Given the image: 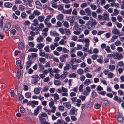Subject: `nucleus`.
Here are the masks:
<instances>
[{"mask_svg":"<svg viewBox=\"0 0 124 124\" xmlns=\"http://www.w3.org/2000/svg\"><path fill=\"white\" fill-rule=\"evenodd\" d=\"M89 21L90 23V26L91 27L96 25L97 24V23L96 20L91 17L90 18Z\"/></svg>","mask_w":124,"mask_h":124,"instance_id":"obj_1","label":"nucleus"},{"mask_svg":"<svg viewBox=\"0 0 124 124\" xmlns=\"http://www.w3.org/2000/svg\"><path fill=\"white\" fill-rule=\"evenodd\" d=\"M114 59L120 60L123 58V56L121 54L116 53L115 52H114Z\"/></svg>","mask_w":124,"mask_h":124,"instance_id":"obj_2","label":"nucleus"},{"mask_svg":"<svg viewBox=\"0 0 124 124\" xmlns=\"http://www.w3.org/2000/svg\"><path fill=\"white\" fill-rule=\"evenodd\" d=\"M11 23L10 22H8L6 23L4 27L3 30L4 31H6L10 28Z\"/></svg>","mask_w":124,"mask_h":124,"instance_id":"obj_3","label":"nucleus"},{"mask_svg":"<svg viewBox=\"0 0 124 124\" xmlns=\"http://www.w3.org/2000/svg\"><path fill=\"white\" fill-rule=\"evenodd\" d=\"M32 77L34 78L35 81L34 82V84H36V82L39 81L40 79V78L39 77L36 75H33L32 76Z\"/></svg>","mask_w":124,"mask_h":124,"instance_id":"obj_4","label":"nucleus"},{"mask_svg":"<svg viewBox=\"0 0 124 124\" xmlns=\"http://www.w3.org/2000/svg\"><path fill=\"white\" fill-rule=\"evenodd\" d=\"M68 57V55L66 54L62 55L60 57V60L62 62H64L65 61V59Z\"/></svg>","mask_w":124,"mask_h":124,"instance_id":"obj_5","label":"nucleus"},{"mask_svg":"<svg viewBox=\"0 0 124 124\" xmlns=\"http://www.w3.org/2000/svg\"><path fill=\"white\" fill-rule=\"evenodd\" d=\"M90 42V40L88 38H85L84 39V42L85 43V46L86 47H88L89 45Z\"/></svg>","mask_w":124,"mask_h":124,"instance_id":"obj_6","label":"nucleus"},{"mask_svg":"<svg viewBox=\"0 0 124 124\" xmlns=\"http://www.w3.org/2000/svg\"><path fill=\"white\" fill-rule=\"evenodd\" d=\"M39 119L41 121V124H50L49 123L46 121L44 118L40 116H39Z\"/></svg>","mask_w":124,"mask_h":124,"instance_id":"obj_7","label":"nucleus"},{"mask_svg":"<svg viewBox=\"0 0 124 124\" xmlns=\"http://www.w3.org/2000/svg\"><path fill=\"white\" fill-rule=\"evenodd\" d=\"M42 107L40 106H38L37 108L34 110V115L35 116H37L38 114V111L39 110L42 109Z\"/></svg>","mask_w":124,"mask_h":124,"instance_id":"obj_8","label":"nucleus"},{"mask_svg":"<svg viewBox=\"0 0 124 124\" xmlns=\"http://www.w3.org/2000/svg\"><path fill=\"white\" fill-rule=\"evenodd\" d=\"M73 29L74 30H78L80 29L79 26V25L78 24V22L76 21L74 22V25L73 27Z\"/></svg>","mask_w":124,"mask_h":124,"instance_id":"obj_9","label":"nucleus"},{"mask_svg":"<svg viewBox=\"0 0 124 124\" xmlns=\"http://www.w3.org/2000/svg\"><path fill=\"white\" fill-rule=\"evenodd\" d=\"M56 17L58 20L61 21L63 19L64 16L63 14L60 13Z\"/></svg>","mask_w":124,"mask_h":124,"instance_id":"obj_10","label":"nucleus"},{"mask_svg":"<svg viewBox=\"0 0 124 124\" xmlns=\"http://www.w3.org/2000/svg\"><path fill=\"white\" fill-rule=\"evenodd\" d=\"M103 16L105 18L104 20L109 21V14L105 12H104L103 14Z\"/></svg>","mask_w":124,"mask_h":124,"instance_id":"obj_11","label":"nucleus"},{"mask_svg":"<svg viewBox=\"0 0 124 124\" xmlns=\"http://www.w3.org/2000/svg\"><path fill=\"white\" fill-rule=\"evenodd\" d=\"M112 32L114 34L118 35L119 36H120V35L119 34H120V32L116 28H115L113 29L112 30Z\"/></svg>","mask_w":124,"mask_h":124,"instance_id":"obj_12","label":"nucleus"},{"mask_svg":"<svg viewBox=\"0 0 124 124\" xmlns=\"http://www.w3.org/2000/svg\"><path fill=\"white\" fill-rule=\"evenodd\" d=\"M77 111V110L76 108L74 107H73L71 108L69 114L71 115H74Z\"/></svg>","mask_w":124,"mask_h":124,"instance_id":"obj_13","label":"nucleus"},{"mask_svg":"<svg viewBox=\"0 0 124 124\" xmlns=\"http://www.w3.org/2000/svg\"><path fill=\"white\" fill-rule=\"evenodd\" d=\"M36 8L38 9H39L42 7V5L40 2L36 1L35 2Z\"/></svg>","mask_w":124,"mask_h":124,"instance_id":"obj_14","label":"nucleus"},{"mask_svg":"<svg viewBox=\"0 0 124 124\" xmlns=\"http://www.w3.org/2000/svg\"><path fill=\"white\" fill-rule=\"evenodd\" d=\"M63 105L65 107L68 109H70L71 108V104L69 102H64Z\"/></svg>","mask_w":124,"mask_h":124,"instance_id":"obj_15","label":"nucleus"},{"mask_svg":"<svg viewBox=\"0 0 124 124\" xmlns=\"http://www.w3.org/2000/svg\"><path fill=\"white\" fill-rule=\"evenodd\" d=\"M32 63V61L31 60H29L27 62L26 64V69L27 70L31 66Z\"/></svg>","mask_w":124,"mask_h":124,"instance_id":"obj_16","label":"nucleus"},{"mask_svg":"<svg viewBox=\"0 0 124 124\" xmlns=\"http://www.w3.org/2000/svg\"><path fill=\"white\" fill-rule=\"evenodd\" d=\"M71 68V67L69 64H67L64 67V71L67 72V71L69 70Z\"/></svg>","mask_w":124,"mask_h":124,"instance_id":"obj_17","label":"nucleus"},{"mask_svg":"<svg viewBox=\"0 0 124 124\" xmlns=\"http://www.w3.org/2000/svg\"><path fill=\"white\" fill-rule=\"evenodd\" d=\"M44 40V37L42 36H40L37 38L36 40L38 43L41 42H43Z\"/></svg>","mask_w":124,"mask_h":124,"instance_id":"obj_18","label":"nucleus"},{"mask_svg":"<svg viewBox=\"0 0 124 124\" xmlns=\"http://www.w3.org/2000/svg\"><path fill=\"white\" fill-rule=\"evenodd\" d=\"M110 4L111 6L112 7L115 6L116 8H118L120 5L119 4L117 3H115V2L110 3Z\"/></svg>","mask_w":124,"mask_h":124,"instance_id":"obj_19","label":"nucleus"},{"mask_svg":"<svg viewBox=\"0 0 124 124\" xmlns=\"http://www.w3.org/2000/svg\"><path fill=\"white\" fill-rule=\"evenodd\" d=\"M68 72L66 71H63V74L60 75V78L63 79L66 78V75L68 74Z\"/></svg>","mask_w":124,"mask_h":124,"instance_id":"obj_20","label":"nucleus"},{"mask_svg":"<svg viewBox=\"0 0 124 124\" xmlns=\"http://www.w3.org/2000/svg\"><path fill=\"white\" fill-rule=\"evenodd\" d=\"M33 25L35 26H37L39 25V23L38 20L35 19L33 20Z\"/></svg>","mask_w":124,"mask_h":124,"instance_id":"obj_21","label":"nucleus"},{"mask_svg":"<svg viewBox=\"0 0 124 124\" xmlns=\"http://www.w3.org/2000/svg\"><path fill=\"white\" fill-rule=\"evenodd\" d=\"M24 47V45L22 42H19L18 44V48L19 49L22 50L23 49Z\"/></svg>","mask_w":124,"mask_h":124,"instance_id":"obj_22","label":"nucleus"},{"mask_svg":"<svg viewBox=\"0 0 124 124\" xmlns=\"http://www.w3.org/2000/svg\"><path fill=\"white\" fill-rule=\"evenodd\" d=\"M91 83L90 80V79H86L84 82V85L86 86H87Z\"/></svg>","mask_w":124,"mask_h":124,"instance_id":"obj_23","label":"nucleus"},{"mask_svg":"<svg viewBox=\"0 0 124 124\" xmlns=\"http://www.w3.org/2000/svg\"><path fill=\"white\" fill-rule=\"evenodd\" d=\"M44 45L42 43H39L37 44V47L39 49H42L44 46Z\"/></svg>","mask_w":124,"mask_h":124,"instance_id":"obj_24","label":"nucleus"},{"mask_svg":"<svg viewBox=\"0 0 124 124\" xmlns=\"http://www.w3.org/2000/svg\"><path fill=\"white\" fill-rule=\"evenodd\" d=\"M45 18V17L44 16H40L38 17V20L40 22H43Z\"/></svg>","mask_w":124,"mask_h":124,"instance_id":"obj_25","label":"nucleus"},{"mask_svg":"<svg viewBox=\"0 0 124 124\" xmlns=\"http://www.w3.org/2000/svg\"><path fill=\"white\" fill-rule=\"evenodd\" d=\"M65 34L67 35H70L71 33L70 30L67 28L65 29Z\"/></svg>","mask_w":124,"mask_h":124,"instance_id":"obj_26","label":"nucleus"},{"mask_svg":"<svg viewBox=\"0 0 124 124\" xmlns=\"http://www.w3.org/2000/svg\"><path fill=\"white\" fill-rule=\"evenodd\" d=\"M85 10L87 15H91V11L89 8H87L85 9Z\"/></svg>","mask_w":124,"mask_h":124,"instance_id":"obj_27","label":"nucleus"},{"mask_svg":"<svg viewBox=\"0 0 124 124\" xmlns=\"http://www.w3.org/2000/svg\"><path fill=\"white\" fill-rule=\"evenodd\" d=\"M40 89L39 88H36L34 89V91L35 94H38L40 93Z\"/></svg>","mask_w":124,"mask_h":124,"instance_id":"obj_28","label":"nucleus"},{"mask_svg":"<svg viewBox=\"0 0 124 124\" xmlns=\"http://www.w3.org/2000/svg\"><path fill=\"white\" fill-rule=\"evenodd\" d=\"M51 17L52 16L50 15H49L47 16L46 18L44 20V23L48 22Z\"/></svg>","mask_w":124,"mask_h":124,"instance_id":"obj_29","label":"nucleus"},{"mask_svg":"<svg viewBox=\"0 0 124 124\" xmlns=\"http://www.w3.org/2000/svg\"><path fill=\"white\" fill-rule=\"evenodd\" d=\"M5 6L7 8H10L12 6V4L10 2H7L4 4Z\"/></svg>","mask_w":124,"mask_h":124,"instance_id":"obj_30","label":"nucleus"},{"mask_svg":"<svg viewBox=\"0 0 124 124\" xmlns=\"http://www.w3.org/2000/svg\"><path fill=\"white\" fill-rule=\"evenodd\" d=\"M63 25L64 27L67 28H68L70 27L68 22L67 21H65L63 23Z\"/></svg>","mask_w":124,"mask_h":124,"instance_id":"obj_31","label":"nucleus"},{"mask_svg":"<svg viewBox=\"0 0 124 124\" xmlns=\"http://www.w3.org/2000/svg\"><path fill=\"white\" fill-rule=\"evenodd\" d=\"M49 88L48 86L46 85L42 88V91L43 92H46L48 91Z\"/></svg>","mask_w":124,"mask_h":124,"instance_id":"obj_32","label":"nucleus"},{"mask_svg":"<svg viewBox=\"0 0 124 124\" xmlns=\"http://www.w3.org/2000/svg\"><path fill=\"white\" fill-rule=\"evenodd\" d=\"M101 103L103 105H105L106 106H108L109 105V104L108 102L106 100H104L101 101Z\"/></svg>","mask_w":124,"mask_h":124,"instance_id":"obj_33","label":"nucleus"},{"mask_svg":"<svg viewBox=\"0 0 124 124\" xmlns=\"http://www.w3.org/2000/svg\"><path fill=\"white\" fill-rule=\"evenodd\" d=\"M77 72L78 74L81 75L83 74L84 71L82 69H80L77 70Z\"/></svg>","mask_w":124,"mask_h":124,"instance_id":"obj_34","label":"nucleus"},{"mask_svg":"<svg viewBox=\"0 0 124 124\" xmlns=\"http://www.w3.org/2000/svg\"><path fill=\"white\" fill-rule=\"evenodd\" d=\"M21 70H18L17 74V79H19L21 74Z\"/></svg>","mask_w":124,"mask_h":124,"instance_id":"obj_35","label":"nucleus"},{"mask_svg":"<svg viewBox=\"0 0 124 124\" xmlns=\"http://www.w3.org/2000/svg\"><path fill=\"white\" fill-rule=\"evenodd\" d=\"M109 69L110 70V71H113L114 70L115 67V66L113 65H111L109 66Z\"/></svg>","mask_w":124,"mask_h":124,"instance_id":"obj_36","label":"nucleus"},{"mask_svg":"<svg viewBox=\"0 0 124 124\" xmlns=\"http://www.w3.org/2000/svg\"><path fill=\"white\" fill-rule=\"evenodd\" d=\"M115 24L116 25L118 28H120L122 26V24L118 22H116L115 23Z\"/></svg>","mask_w":124,"mask_h":124,"instance_id":"obj_37","label":"nucleus"},{"mask_svg":"<svg viewBox=\"0 0 124 124\" xmlns=\"http://www.w3.org/2000/svg\"><path fill=\"white\" fill-rule=\"evenodd\" d=\"M38 50L36 48H31L29 49L28 51L31 52H37Z\"/></svg>","mask_w":124,"mask_h":124,"instance_id":"obj_38","label":"nucleus"},{"mask_svg":"<svg viewBox=\"0 0 124 124\" xmlns=\"http://www.w3.org/2000/svg\"><path fill=\"white\" fill-rule=\"evenodd\" d=\"M79 23L81 25H83L85 24V22L82 19L80 18L78 20Z\"/></svg>","mask_w":124,"mask_h":124,"instance_id":"obj_39","label":"nucleus"},{"mask_svg":"<svg viewBox=\"0 0 124 124\" xmlns=\"http://www.w3.org/2000/svg\"><path fill=\"white\" fill-rule=\"evenodd\" d=\"M33 13L34 14H35L37 16L41 14L40 12L37 10H34L33 12Z\"/></svg>","mask_w":124,"mask_h":124,"instance_id":"obj_40","label":"nucleus"},{"mask_svg":"<svg viewBox=\"0 0 124 124\" xmlns=\"http://www.w3.org/2000/svg\"><path fill=\"white\" fill-rule=\"evenodd\" d=\"M118 36L116 35H115L113 36L111 38L110 41L112 42H114L115 39H117Z\"/></svg>","mask_w":124,"mask_h":124,"instance_id":"obj_41","label":"nucleus"},{"mask_svg":"<svg viewBox=\"0 0 124 124\" xmlns=\"http://www.w3.org/2000/svg\"><path fill=\"white\" fill-rule=\"evenodd\" d=\"M38 65L39 68L40 69L39 70L40 71H42L43 69L44 68V67L42 64L41 63H38Z\"/></svg>","mask_w":124,"mask_h":124,"instance_id":"obj_42","label":"nucleus"},{"mask_svg":"<svg viewBox=\"0 0 124 124\" xmlns=\"http://www.w3.org/2000/svg\"><path fill=\"white\" fill-rule=\"evenodd\" d=\"M53 72L55 73H59L60 71L58 68H54L53 69Z\"/></svg>","mask_w":124,"mask_h":124,"instance_id":"obj_43","label":"nucleus"},{"mask_svg":"<svg viewBox=\"0 0 124 124\" xmlns=\"http://www.w3.org/2000/svg\"><path fill=\"white\" fill-rule=\"evenodd\" d=\"M51 95L52 96H53L57 100H58L59 98V95L57 93H55L54 94H51Z\"/></svg>","mask_w":124,"mask_h":124,"instance_id":"obj_44","label":"nucleus"},{"mask_svg":"<svg viewBox=\"0 0 124 124\" xmlns=\"http://www.w3.org/2000/svg\"><path fill=\"white\" fill-rule=\"evenodd\" d=\"M51 35L53 36H58L59 34L56 32L52 31L50 32Z\"/></svg>","mask_w":124,"mask_h":124,"instance_id":"obj_45","label":"nucleus"},{"mask_svg":"<svg viewBox=\"0 0 124 124\" xmlns=\"http://www.w3.org/2000/svg\"><path fill=\"white\" fill-rule=\"evenodd\" d=\"M72 66V70H76L77 68V67L78 66V64H77L75 65H71Z\"/></svg>","mask_w":124,"mask_h":124,"instance_id":"obj_46","label":"nucleus"},{"mask_svg":"<svg viewBox=\"0 0 124 124\" xmlns=\"http://www.w3.org/2000/svg\"><path fill=\"white\" fill-rule=\"evenodd\" d=\"M19 8L20 10L23 11L25 9V8L24 6L22 5H20L19 6Z\"/></svg>","mask_w":124,"mask_h":124,"instance_id":"obj_47","label":"nucleus"},{"mask_svg":"<svg viewBox=\"0 0 124 124\" xmlns=\"http://www.w3.org/2000/svg\"><path fill=\"white\" fill-rule=\"evenodd\" d=\"M51 3L52 4V7L55 8H56L58 7V5L54 3L53 1L51 2Z\"/></svg>","mask_w":124,"mask_h":124,"instance_id":"obj_48","label":"nucleus"},{"mask_svg":"<svg viewBox=\"0 0 124 124\" xmlns=\"http://www.w3.org/2000/svg\"><path fill=\"white\" fill-rule=\"evenodd\" d=\"M57 8L58 10L60 11L62 10L63 9V6L61 4L59 5L58 6Z\"/></svg>","mask_w":124,"mask_h":124,"instance_id":"obj_49","label":"nucleus"},{"mask_svg":"<svg viewBox=\"0 0 124 124\" xmlns=\"http://www.w3.org/2000/svg\"><path fill=\"white\" fill-rule=\"evenodd\" d=\"M59 31L62 34H64L65 33V29L62 28H60L59 29Z\"/></svg>","mask_w":124,"mask_h":124,"instance_id":"obj_50","label":"nucleus"},{"mask_svg":"<svg viewBox=\"0 0 124 124\" xmlns=\"http://www.w3.org/2000/svg\"><path fill=\"white\" fill-rule=\"evenodd\" d=\"M121 42L119 40H117L115 42V45L117 46H121Z\"/></svg>","mask_w":124,"mask_h":124,"instance_id":"obj_51","label":"nucleus"},{"mask_svg":"<svg viewBox=\"0 0 124 124\" xmlns=\"http://www.w3.org/2000/svg\"><path fill=\"white\" fill-rule=\"evenodd\" d=\"M25 96L27 98H29L31 97V94L29 92H27L25 94Z\"/></svg>","mask_w":124,"mask_h":124,"instance_id":"obj_52","label":"nucleus"},{"mask_svg":"<svg viewBox=\"0 0 124 124\" xmlns=\"http://www.w3.org/2000/svg\"><path fill=\"white\" fill-rule=\"evenodd\" d=\"M27 16V15L25 12H23L21 14V17L23 18L24 19L26 18Z\"/></svg>","mask_w":124,"mask_h":124,"instance_id":"obj_53","label":"nucleus"},{"mask_svg":"<svg viewBox=\"0 0 124 124\" xmlns=\"http://www.w3.org/2000/svg\"><path fill=\"white\" fill-rule=\"evenodd\" d=\"M118 121L120 122H121L123 121V119L122 117L120 116H119L117 117Z\"/></svg>","mask_w":124,"mask_h":124,"instance_id":"obj_54","label":"nucleus"},{"mask_svg":"<svg viewBox=\"0 0 124 124\" xmlns=\"http://www.w3.org/2000/svg\"><path fill=\"white\" fill-rule=\"evenodd\" d=\"M84 33L85 35H87L89 34L90 31L89 30L87 29H86L84 30Z\"/></svg>","mask_w":124,"mask_h":124,"instance_id":"obj_55","label":"nucleus"},{"mask_svg":"<svg viewBox=\"0 0 124 124\" xmlns=\"http://www.w3.org/2000/svg\"><path fill=\"white\" fill-rule=\"evenodd\" d=\"M45 51L46 52H49V47L48 46H46L44 48Z\"/></svg>","mask_w":124,"mask_h":124,"instance_id":"obj_56","label":"nucleus"},{"mask_svg":"<svg viewBox=\"0 0 124 124\" xmlns=\"http://www.w3.org/2000/svg\"><path fill=\"white\" fill-rule=\"evenodd\" d=\"M54 84L56 85H59L61 84V82L60 80H56L55 81Z\"/></svg>","mask_w":124,"mask_h":124,"instance_id":"obj_57","label":"nucleus"},{"mask_svg":"<svg viewBox=\"0 0 124 124\" xmlns=\"http://www.w3.org/2000/svg\"><path fill=\"white\" fill-rule=\"evenodd\" d=\"M78 39V37L76 35L73 36L71 40L74 41H76Z\"/></svg>","mask_w":124,"mask_h":124,"instance_id":"obj_58","label":"nucleus"},{"mask_svg":"<svg viewBox=\"0 0 124 124\" xmlns=\"http://www.w3.org/2000/svg\"><path fill=\"white\" fill-rule=\"evenodd\" d=\"M91 15L94 18H96L97 16L96 13L94 11L92 12Z\"/></svg>","mask_w":124,"mask_h":124,"instance_id":"obj_59","label":"nucleus"},{"mask_svg":"<svg viewBox=\"0 0 124 124\" xmlns=\"http://www.w3.org/2000/svg\"><path fill=\"white\" fill-rule=\"evenodd\" d=\"M76 59L72 58L71 59L70 64L71 65H72L74 64V62H75Z\"/></svg>","mask_w":124,"mask_h":124,"instance_id":"obj_60","label":"nucleus"},{"mask_svg":"<svg viewBox=\"0 0 124 124\" xmlns=\"http://www.w3.org/2000/svg\"><path fill=\"white\" fill-rule=\"evenodd\" d=\"M106 51L108 53L110 52L111 51L110 47L109 46H107L105 48Z\"/></svg>","mask_w":124,"mask_h":124,"instance_id":"obj_61","label":"nucleus"},{"mask_svg":"<svg viewBox=\"0 0 124 124\" xmlns=\"http://www.w3.org/2000/svg\"><path fill=\"white\" fill-rule=\"evenodd\" d=\"M114 74L112 72H109L108 73V78H112L113 77Z\"/></svg>","mask_w":124,"mask_h":124,"instance_id":"obj_62","label":"nucleus"},{"mask_svg":"<svg viewBox=\"0 0 124 124\" xmlns=\"http://www.w3.org/2000/svg\"><path fill=\"white\" fill-rule=\"evenodd\" d=\"M16 31L15 29H12L11 31V33L14 36L16 35Z\"/></svg>","mask_w":124,"mask_h":124,"instance_id":"obj_63","label":"nucleus"},{"mask_svg":"<svg viewBox=\"0 0 124 124\" xmlns=\"http://www.w3.org/2000/svg\"><path fill=\"white\" fill-rule=\"evenodd\" d=\"M97 95V94L96 92L94 91H93L92 93V96L93 98H94L96 97Z\"/></svg>","mask_w":124,"mask_h":124,"instance_id":"obj_64","label":"nucleus"}]
</instances>
